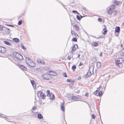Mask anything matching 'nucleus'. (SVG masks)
I'll use <instances>...</instances> for the list:
<instances>
[{"mask_svg":"<svg viewBox=\"0 0 124 124\" xmlns=\"http://www.w3.org/2000/svg\"><path fill=\"white\" fill-rule=\"evenodd\" d=\"M26 62L29 66L31 67H34L35 66V64L28 57H26Z\"/></svg>","mask_w":124,"mask_h":124,"instance_id":"obj_1","label":"nucleus"},{"mask_svg":"<svg viewBox=\"0 0 124 124\" xmlns=\"http://www.w3.org/2000/svg\"><path fill=\"white\" fill-rule=\"evenodd\" d=\"M14 58L18 60H22L23 59V56L18 53L16 52L14 53Z\"/></svg>","mask_w":124,"mask_h":124,"instance_id":"obj_2","label":"nucleus"},{"mask_svg":"<svg viewBox=\"0 0 124 124\" xmlns=\"http://www.w3.org/2000/svg\"><path fill=\"white\" fill-rule=\"evenodd\" d=\"M123 62V60L122 58H119L115 61L116 65L117 67H120L122 66V63Z\"/></svg>","mask_w":124,"mask_h":124,"instance_id":"obj_3","label":"nucleus"},{"mask_svg":"<svg viewBox=\"0 0 124 124\" xmlns=\"http://www.w3.org/2000/svg\"><path fill=\"white\" fill-rule=\"evenodd\" d=\"M47 95L49 97V98L51 100H54V96L53 94L50 93L49 91H47Z\"/></svg>","mask_w":124,"mask_h":124,"instance_id":"obj_4","label":"nucleus"},{"mask_svg":"<svg viewBox=\"0 0 124 124\" xmlns=\"http://www.w3.org/2000/svg\"><path fill=\"white\" fill-rule=\"evenodd\" d=\"M42 78L43 80H49L50 78V75L48 74H45L42 76Z\"/></svg>","mask_w":124,"mask_h":124,"instance_id":"obj_5","label":"nucleus"},{"mask_svg":"<svg viewBox=\"0 0 124 124\" xmlns=\"http://www.w3.org/2000/svg\"><path fill=\"white\" fill-rule=\"evenodd\" d=\"M78 46L77 44H75L73 47H72V49L71 53V54H73L75 51L78 48Z\"/></svg>","mask_w":124,"mask_h":124,"instance_id":"obj_6","label":"nucleus"},{"mask_svg":"<svg viewBox=\"0 0 124 124\" xmlns=\"http://www.w3.org/2000/svg\"><path fill=\"white\" fill-rule=\"evenodd\" d=\"M37 94L38 96H39V95L41 98L43 99H45V98L46 97V95L45 94L42 93L41 92V91H38L37 92Z\"/></svg>","mask_w":124,"mask_h":124,"instance_id":"obj_7","label":"nucleus"},{"mask_svg":"<svg viewBox=\"0 0 124 124\" xmlns=\"http://www.w3.org/2000/svg\"><path fill=\"white\" fill-rule=\"evenodd\" d=\"M6 49L5 47L0 46V52L4 53L6 52Z\"/></svg>","mask_w":124,"mask_h":124,"instance_id":"obj_8","label":"nucleus"},{"mask_svg":"<svg viewBox=\"0 0 124 124\" xmlns=\"http://www.w3.org/2000/svg\"><path fill=\"white\" fill-rule=\"evenodd\" d=\"M114 11V10L112 9V8H111L108 7L107 8V12L109 15H111Z\"/></svg>","mask_w":124,"mask_h":124,"instance_id":"obj_9","label":"nucleus"},{"mask_svg":"<svg viewBox=\"0 0 124 124\" xmlns=\"http://www.w3.org/2000/svg\"><path fill=\"white\" fill-rule=\"evenodd\" d=\"M72 25L74 27V30L77 31H79V28L78 26L75 23H73L72 24Z\"/></svg>","mask_w":124,"mask_h":124,"instance_id":"obj_10","label":"nucleus"},{"mask_svg":"<svg viewBox=\"0 0 124 124\" xmlns=\"http://www.w3.org/2000/svg\"><path fill=\"white\" fill-rule=\"evenodd\" d=\"M37 61L40 64L45 65V64L44 62L42 59L40 58H38L37 59Z\"/></svg>","mask_w":124,"mask_h":124,"instance_id":"obj_11","label":"nucleus"},{"mask_svg":"<svg viewBox=\"0 0 124 124\" xmlns=\"http://www.w3.org/2000/svg\"><path fill=\"white\" fill-rule=\"evenodd\" d=\"M64 103H61L60 105V108L61 109L63 112H64L65 111V107L64 106Z\"/></svg>","mask_w":124,"mask_h":124,"instance_id":"obj_12","label":"nucleus"},{"mask_svg":"<svg viewBox=\"0 0 124 124\" xmlns=\"http://www.w3.org/2000/svg\"><path fill=\"white\" fill-rule=\"evenodd\" d=\"M70 99H71V100L72 101H77L78 100V97L74 96H72V97L70 98Z\"/></svg>","mask_w":124,"mask_h":124,"instance_id":"obj_13","label":"nucleus"},{"mask_svg":"<svg viewBox=\"0 0 124 124\" xmlns=\"http://www.w3.org/2000/svg\"><path fill=\"white\" fill-rule=\"evenodd\" d=\"M19 66L20 68L23 70L26 71L27 69V68L23 65H20Z\"/></svg>","mask_w":124,"mask_h":124,"instance_id":"obj_14","label":"nucleus"},{"mask_svg":"<svg viewBox=\"0 0 124 124\" xmlns=\"http://www.w3.org/2000/svg\"><path fill=\"white\" fill-rule=\"evenodd\" d=\"M5 119L8 121H10L12 119V117L11 116H8L7 117H5Z\"/></svg>","mask_w":124,"mask_h":124,"instance_id":"obj_15","label":"nucleus"},{"mask_svg":"<svg viewBox=\"0 0 124 124\" xmlns=\"http://www.w3.org/2000/svg\"><path fill=\"white\" fill-rule=\"evenodd\" d=\"M120 30V28L119 27H117L115 28V31L116 32H119Z\"/></svg>","mask_w":124,"mask_h":124,"instance_id":"obj_16","label":"nucleus"},{"mask_svg":"<svg viewBox=\"0 0 124 124\" xmlns=\"http://www.w3.org/2000/svg\"><path fill=\"white\" fill-rule=\"evenodd\" d=\"M120 54L121 56H124V48L121 50Z\"/></svg>","mask_w":124,"mask_h":124,"instance_id":"obj_17","label":"nucleus"},{"mask_svg":"<svg viewBox=\"0 0 124 124\" xmlns=\"http://www.w3.org/2000/svg\"><path fill=\"white\" fill-rule=\"evenodd\" d=\"M107 32V30L106 29L104 28L103 29V31L102 32V33L104 35H105Z\"/></svg>","mask_w":124,"mask_h":124,"instance_id":"obj_18","label":"nucleus"},{"mask_svg":"<svg viewBox=\"0 0 124 124\" xmlns=\"http://www.w3.org/2000/svg\"><path fill=\"white\" fill-rule=\"evenodd\" d=\"M4 43L7 45L9 46H10L11 45V44L8 41H4Z\"/></svg>","mask_w":124,"mask_h":124,"instance_id":"obj_19","label":"nucleus"},{"mask_svg":"<svg viewBox=\"0 0 124 124\" xmlns=\"http://www.w3.org/2000/svg\"><path fill=\"white\" fill-rule=\"evenodd\" d=\"M114 3H115L116 5H118L120 4V2L119 1L115 0L114 2Z\"/></svg>","mask_w":124,"mask_h":124,"instance_id":"obj_20","label":"nucleus"},{"mask_svg":"<svg viewBox=\"0 0 124 124\" xmlns=\"http://www.w3.org/2000/svg\"><path fill=\"white\" fill-rule=\"evenodd\" d=\"M13 40L14 41L16 42H19V39L17 38H15L13 39Z\"/></svg>","mask_w":124,"mask_h":124,"instance_id":"obj_21","label":"nucleus"},{"mask_svg":"<svg viewBox=\"0 0 124 124\" xmlns=\"http://www.w3.org/2000/svg\"><path fill=\"white\" fill-rule=\"evenodd\" d=\"M101 65V63L98 62L97 63V67H100Z\"/></svg>","mask_w":124,"mask_h":124,"instance_id":"obj_22","label":"nucleus"},{"mask_svg":"<svg viewBox=\"0 0 124 124\" xmlns=\"http://www.w3.org/2000/svg\"><path fill=\"white\" fill-rule=\"evenodd\" d=\"M38 117L39 119H42L43 118V116L41 114H39L38 115Z\"/></svg>","mask_w":124,"mask_h":124,"instance_id":"obj_23","label":"nucleus"},{"mask_svg":"<svg viewBox=\"0 0 124 124\" xmlns=\"http://www.w3.org/2000/svg\"><path fill=\"white\" fill-rule=\"evenodd\" d=\"M115 5H112L110 7H109V8H112V9L113 10L114 9Z\"/></svg>","mask_w":124,"mask_h":124,"instance_id":"obj_24","label":"nucleus"},{"mask_svg":"<svg viewBox=\"0 0 124 124\" xmlns=\"http://www.w3.org/2000/svg\"><path fill=\"white\" fill-rule=\"evenodd\" d=\"M36 109H37V108L36 107H33V108H32V110H31V112L32 113H33V110H36Z\"/></svg>","mask_w":124,"mask_h":124,"instance_id":"obj_25","label":"nucleus"},{"mask_svg":"<svg viewBox=\"0 0 124 124\" xmlns=\"http://www.w3.org/2000/svg\"><path fill=\"white\" fill-rule=\"evenodd\" d=\"M22 20H20L18 22V25H20L22 24Z\"/></svg>","mask_w":124,"mask_h":124,"instance_id":"obj_26","label":"nucleus"},{"mask_svg":"<svg viewBox=\"0 0 124 124\" xmlns=\"http://www.w3.org/2000/svg\"><path fill=\"white\" fill-rule=\"evenodd\" d=\"M102 93L101 91H100L98 93V96H102Z\"/></svg>","mask_w":124,"mask_h":124,"instance_id":"obj_27","label":"nucleus"},{"mask_svg":"<svg viewBox=\"0 0 124 124\" xmlns=\"http://www.w3.org/2000/svg\"><path fill=\"white\" fill-rule=\"evenodd\" d=\"M93 46H96L98 45V43L96 42H94Z\"/></svg>","mask_w":124,"mask_h":124,"instance_id":"obj_28","label":"nucleus"},{"mask_svg":"<svg viewBox=\"0 0 124 124\" xmlns=\"http://www.w3.org/2000/svg\"><path fill=\"white\" fill-rule=\"evenodd\" d=\"M22 48L24 50H26V47H25L23 45H21Z\"/></svg>","mask_w":124,"mask_h":124,"instance_id":"obj_29","label":"nucleus"},{"mask_svg":"<svg viewBox=\"0 0 124 124\" xmlns=\"http://www.w3.org/2000/svg\"><path fill=\"white\" fill-rule=\"evenodd\" d=\"M76 17L77 19L79 20H80L81 18V17L80 18L79 16L78 15H77Z\"/></svg>","mask_w":124,"mask_h":124,"instance_id":"obj_30","label":"nucleus"},{"mask_svg":"<svg viewBox=\"0 0 124 124\" xmlns=\"http://www.w3.org/2000/svg\"><path fill=\"white\" fill-rule=\"evenodd\" d=\"M72 40H73V41L76 42L77 41V39L76 38H74Z\"/></svg>","mask_w":124,"mask_h":124,"instance_id":"obj_31","label":"nucleus"},{"mask_svg":"<svg viewBox=\"0 0 124 124\" xmlns=\"http://www.w3.org/2000/svg\"><path fill=\"white\" fill-rule=\"evenodd\" d=\"M76 66L75 65H73L72 67V69L73 70H74L75 69H76Z\"/></svg>","mask_w":124,"mask_h":124,"instance_id":"obj_32","label":"nucleus"},{"mask_svg":"<svg viewBox=\"0 0 124 124\" xmlns=\"http://www.w3.org/2000/svg\"><path fill=\"white\" fill-rule=\"evenodd\" d=\"M63 76L65 77H67V75L66 73L64 72L63 73Z\"/></svg>","mask_w":124,"mask_h":124,"instance_id":"obj_33","label":"nucleus"},{"mask_svg":"<svg viewBox=\"0 0 124 124\" xmlns=\"http://www.w3.org/2000/svg\"><path fill=\"white\" fill-rule=\"evenodd\" d=\"M32 85L34 89H35L36 88V84H34Z\"/></svg>","mask_w":124,"mask_h":124,"instance_id":"obj_34","label":"nucleus"},{"mask_svg":"<svg viewBox=\"0 0 124 124\" xmlns=\"http://www.w3.org/2000/svg\"><path fill=\"white\" fill-rule=\"evenodd\" d=\"M95 115L94 114H93L92 115V118L93 119H94L95 118Z\"/></svg>","mask_w":124,"mask_h":124,"instance_id":"obj_35","label":"nucleus"},{"mask_svg":"<svg viewBox=\"0 0 124 124\" xmlns=\"http://www.w3.org/2000/svg\"><path fill=\"white\" fill-rule=\"evenodd\" d=\"M71 34L72 35H73V34H77L75 32V31H73L71 30Z\"/></svg>","mask_w":124,"mask_h":124,"instance_id":"obj_36","label":"nucleus"},{"mask_svg":"<svg viewBox=\"0 0 124 124\" xmlns=\"http://www.w3.org/2000/svg\"><path fill=\"white\" fill-rule=\"evenodd\" d=\"M72 12L73 13L77 14H79V13L77 12V11L76 10H73L72 11Z\"/></svg>","mask_w":124,"mask_h":124,"instance_id":"obj_37","label":"nucleus"},{"mask_svg":"<svg viewBox=\"0 0 124 124\" xmlns=\"http://www.w3.org/2000/svg\"><path fill=\"white\" fill-rule=\"evenodd\" d=\"M97 91L98 90H96L93 93V94L95 95H96V94L97 93Z\"/></svg>","mask_w":124,"mask_h":124,"instance_id":"obj_38","label":"nucleus"},{"mask_svg":"<svg viewBox=\"0 0 124 124\" xmlns=\"http://www.w3.org/2000/svg\"><path fill=\"white\" fill-rule=\"evenodd\" d=\"M31 82L32 85L35 84L34 81L33 80H31Z\"/></svg>","mask_w":124,"mask_h":124,"instance_id":"obj_39","label":"nucleus"},{"mask_svg":"<svg viewBox=\"0 0 124 124\" xmlns=\"http://www.w3.org/2000/svg\"><path fill=\"white\" fill-rule=\"evenodd\" d=\"M71 58V57L70 56L68 55V57L67 59H69V60H70V59Z\"/></svg>","mask_w":124,"mask_h":124,"instance_id":"obj_40","label":"nucleus"},{"mask_svg":"<svg viewBox=\"0 0 124 124\" xmlns=\"http://www.w3.org/2000/svg\"><path fill=\"white\" fill-rule=\"evenodd\" d=\"M71 79H68L67 80V82H70L71 81Z\"/></svg>","mask_w":124,"mask_h":124,"instance_id":"obj_41","label":"nucleus"},{"mask_svg":"<svg viewBox=\"0 0 124 124\" xmlns=\"http://www.w3.org/2000/svg\"><path fill=\"white\" fill-rule=\"evenodd\" d=\"M6 25L8 26H10L12 27H14V26L12 25H9V24H6Z\"/></svg>","mask_w":124,"mask_h":124,"instance_id":"obj_42","label":"nucleus"},{"mask_svg":"<svg viewBox=\"0 0 124 124\" xmlns=\"http://www.w3.org/2000/svg\"><path fill=\"white\" fill-rule=\"evenodd\" d=\"M98 21H99V22H101L102 21V20L100 18H99L98 19Z\"/></svg>","mask_w":124,"mask_h":124,"instance_id":"obj_43","label":"nucleus"},{"mask_svg":"<svg viewBox=\"0 0 124 124\" xmlns=\"http://www.w3.org/2000/svg\"><path fill=\"white\" fill-rule=\"evenodd\" d=\"M101 87V86H100L99 87L97 88V90H98V91H99L100 90Z\"/></svg>","mask_w":124,"mask_h":124,"instance_id":"obj_44","label":"nucleus"},{"mask_svg":"<svg viewBox=\"0 0 124 124\" xmlns=\"http://www.w3.org/2000/svg\"><path fill=\"white\" fill-rule=\"evenodd\" d=\"M88 93H85V95L86 96H87V97L88 96Z\"/></svg>","mask_w":124,"mask_h":124,"instance_id":"obj_45","label":"nucleus"},{"mask_svg":"<svg viewBox=\"0 0 124 124\" xmlns=\"http://www.w3.org/2000/svg\"><path fill=\"white\" fill-rule=\"evenodd\" d=\"M82 8H83V9H84V10H86V8L85 7H83Z\"/></svg>","mask_w":124,"mask_h":124,"instance_id":"obj_46","label":"nucleus"},{"mask_svg":"<svg viewBox=\"0 0 124 124\" xmlns=\"http://www.w3.org/2000/svg\"><path fill=\"white\" fill-rule=\"evenodd\" d=\"M7 30H8V31H10V30H9V29H8V28H6V29H5V30H6V31H7Z\"/></svg>","mask_w":124,"mask_h":124,"instance_id":"obj_47","label":"nucleus"},{"mask_svg":"<svg viewBox=\"0 0 124 124\" xmlns=\"http://www.w3.org/2000/svg\"><path fill=\"white\" fill-rule=\"evenodd\" d=\"M52 72L51 71H50V75H53L54 74H52L51 73Z\"/></svg>","mask_w":124,"mask_h":124,"instance_id":"obj_48","label":"nucleus"},{"mask_svg":"<svg viewBox=\"0 0 124 124\" xmlns=\"http://www.w3.org/2000/svg\"><path fill=\"white\" fill-rule=\"evenodd\" d=\"M3 28L2 27L1 28V27H0V30H1V31L2 30Z\"/></svg>","mask_w":124,"mask_h":124,"instance_id":"obj_49","label":"nucleus"},{"mask_svg":"<svg viewBox=\"0 0 124 124\" xmlns=\"http://www.w3.org/2000/svg\"><path fill=\"white\" fill-rule=\"evenodd\" d=\"M100 55L101 56L102 55V52H101L100 54Z\"/></svg>","mask_w":124,"mask_h":124,"instance_id":"obj_50","label":"nucleus"},{"mask_svg":"<svg viewBox=\"0 0 124 124\" xmlns=\"http://www.w3.org/2000/svg\"><path fill=\"white\" fill-rule=\"evenodd\" d=\"M81 79V78L80 77H79L78 78V80H80V79Z\"/></svg>","mask_w":124,"mask_h":124,"instance_id":"obj_51","label":"nucleus"},{"mask_svg":"<svg viewBox=\"0 0 124 124\" xmlns=\"http://www.w3.org/2000/svg\"><path fill=\"white\" fill-rule=\"evenodd\" d=\"M82 64L81 63H80L79 64V66H82Z\"/></svg>","mask_w":124,"mask_h":124,"instance_id":"obj_52","label":"nucleus"},{"mask_svg":"<svg viewBox=\"0 0 124 124\" xmlns=\"http://www.w3.org/2000/svg\"><path fill=\"white\" fill-rule=\"evenodd\" d=\"M62 5L63 6V7H64V8H65V9H66V8H65V7L64 5H63V4H62Z\"/></svg>","mask_w":124,"mask_h":124,"instance_id":"obj_53","label":"nucleus"},{"mask_svg":"<svg viewBox=\"0 0 124 124\" xmlns=\"http://www.w3.org/2000/svg\"><path fill=\"white\" fill-rule=\"evenodd\" d=\"M80 56V55H78V57H79V56Z\"/></svg>","mask_w":124,"mask_h":124,"instance_id":"obj_54","label":"nucleus"},{"mask_svg":"<svg viewBox=\"0 0 124 124\" xmlns=\"http://www.w3.org/2000/svg\"><path fill=\"white\" fill-rule=\"evenodd\" d=\"M76 34H74L75 35H76Z\"/></svg>","mask_w":124,"mask_h":124,"instance_id":"obj_55","label":"nucleus"},{"mask_svg":"<svg viewBox=\"0 0 124 124\" xmlns=\"http://www.w3.org/2000/svg\"><path fill=\"white\" fill-rule=\"evenodd\" d=\"M81 18L82 17L81 16Z\"/></svg>","mask_w":124,"mask_h":124,"instance_id":"obj_56","label":"nucleus"},{"mask_svg":"<svg viewBox=\"0 0 124 124\" xmlns=\"http://www.w3.org/2000/svg\"><path fill=\"white\" fill-rule=\"evenodd\" d=\"M124 26V22L123 23Z\"/></svg>","mask_w":124,"mask_h":124,"instance_id":"obj_57","label":"nucleus"},{"mask_svg":"<svg viewBox=\"0 0 124 124\" xmlns=\"http://www.w3.org/2000/svg\"><path fill=\"white\" fill-rule=\"evenodd\" d=\"M121 47H122V45H121Z\"/></svg>","mask_w":124,"mask_h":124,"instance_id":"obj_58","label":"nucleus"},{"mask_svg":"<svg viewBox=\"0 0 124 124\" xmlns=\"http://www.w3.org/2000/svg\"><path fill=\"white\" fill-rule=\"evenodd\" d=\"M71 82H73V81H71Z\"/></svg>","mask_w":124,"mask_h":124,"instance_id":"obj_59","label":"nucleus"},{"mask_svg":"<svg viewBox=\"0 0 124 124\" xmlns=\"http://www.w3.org/2000/svg\"><path fill=\"white\" fill-rule=\"evenodd\" d=\"M94 37V38H96V37Z\"/></svg>","mask_w":124,"mask_h":124,"instance_id":"obj_60","label":"nucleus"}]
</instances>
